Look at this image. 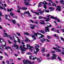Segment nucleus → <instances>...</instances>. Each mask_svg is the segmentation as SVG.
<instances>
[{"instance_id":"obj_1","label":"nucleus","mask_w":64,"mask_h":64,"mask_svg":"<svg viewBox=\"0 0 64 64\" xmlns=\"http://www.w3.org/2000/svg\"><path fill=\"white\" fill-rule=\"evenodd\" d=\"M35 35L38 39H41V38H43V37L44 36L43 35L41 34L36 33L34 35H32V38H33V39H34V40H36V38L35 37Z\"/></svg>"},{"instance_id":"obj_2","label":"nucleus","mask_w":64,"mask_h":64,"mask_svg":"<svg viewBox=\"0 0 64 64\" xmlns=\"http://www.w3.org/2000/svg\"><path fill=\"white\" fill-rule=\"evenodd\" d=\"M30 11L32 13H35V14H36L38 15H40V14H39L40 13V14H42V13H43L44 12H46V10H44L43 11H40V12H34L32 10H30Z\"/></svg>"},{"instance_id":"obj_3","label":"nucleus","mask_w":64,"mask_h":64,"mask_svg":"<svg viewBox=\"0 0 64 64\" xmlns=\"http://www.w3.org/2000/svg\"><path fill=\"white\" fill-rule=\"evenodd\" d=\"M25 45H23V47H22V45H21L20 47V50H21L22 52V53L23 54H24V52L23 51H25V50L26 49V50H27V48H25Z\"/></svg>"},{"instance_id":"obj_4","label":"nucleus","mask_w":64,"mask_h":64,"mask_svg":"<svg viewBox=\"0 0 64 64\" xmlns=\"http://www.w3.org/2000/svg\"><path fill=\"white\" fill-rule=\"evenodd\" d=\"M5 17L6 19L8 20L10 22H12L14 24H15V23H16V21L15 20H12L9 19L8 18V16L7 15H6Z\"/></svg>"},{"instance_id":"obj_5","label":"nucleus","mask_w":64,"mask_h":64,"mask_svg":"<svg viewBox=\"0 0 64 64\" xmlns=\"http://www.w3.org/2000/svg\"><path fill=\"white\" fill-rule=\"evenodd\" d=\"M36 46L34 48L36 50V52H34V53H35V54H37V52H38V51H39V49L37 47H39L40 46L37 44H36Z\"/></svg>"},{"instance_id":"obj_6","label":"nucleus","mask_w":64,"mask_h":64,"mask_svg":"<svg viewBox=\"0 0 64 64\" xmlns=\"http://www.w3.org/2000/svg\"><path fill=\"white\" fill-rule=\"evenodd\" d=\"M17 7L19 9H22V10H26L27 9V7H22V8L20 7L19 6H18Z\"/></svg>"},{"instance_id":"obj_7","label":"nucleus","mask_w":64,"mask_h":64,"mask_svg":"<svg viewBox=\"0 0 64 64\" xmlns=\"http://www.w3.org/2000/svg\"><path fill=\"white\" fill-rule=\"evenodd\" d=\"M27 0H24V3L26 6H29V5H31V4L28 2H27Z\"/></svg>"},{"instance_id":"obj_8","label":"nucleus","mask_w":64,"mask_h":64,"mask_svg":"<svg viewBox=\"0 0 64 64\" xmlns=\"http://www.w3.org/2000/svg\"><path fill=\"white\" fill-rule=\"evenodd\" d=\"M15 37L16 38H17L18 40V41H16L15 40H14V42L16 44L17 42H18L19 43H20V39H19V37L16 36H15Z\"/></svg>"},{"instance_id":"obj_9","label":"nucleus","mask_w":64,"mask_h":64,"mask_svg":"<svg viewBox=\"0 0 64 64\" xmlns=\"http://www.w3.org/2000/svg\"><path fill=\"white\" fill-rule=\"evenodd\" d=\"M51 27V25H50L49 26H48L46 27L45 28L46 29L45 30L46 32H47V31H48V32H49V30L48 29H49V27Z\"/></svg>"},{"instance_id":"obj_10","label":"nucleus","mask_w":64,"mask_h":64,"mask_svg":"<svg viewBox=\"0 0 64 64\" xmlns=\"http://www.w3.org/2000/svg\"><path fill=\"white\" fill-rule=\"evenodd\" d=\"M0 42H3V43L5 44L4 45H2V46H6V42H5L4 41H3V40L1 38H0Z\"/></svg>"},{"instance_id":"obj_11","label":"nucleus","mask_w":64,"mask_h":64,"mask_svg":"<svg viewBox=\"0 0 64 64\" xmlns=\"http://www.w3.org/2000/svg\"><path fill=\"white\" fill-rule=\"evenodd\" d=\"M53 55V56L51 58L52 59H53V60L54 59H56V57H57V55H56L55 54H54Z\"/></svg>"},{"instance_id":"obj_12","label":"nucleus","mask_w":64,"mask_h":64,"mask_svg":"<svg viewBox=\"0 0 64 64\" xmlns=\"http://www.w3.org/2000/svg\"><path fill=\"white\" fill-rule=\"evenodd\" d=\"M60 8H61V6H58L56 10H58V11H61V9Z\"/></svg>"},{"instance_id":"obj_13","label":"nucleus","mask_w":64,"mask_h":64,"mask_svg":"<svg viewBox=\"0 0 64 64\" xmlns=\"http://www.w3.org/2000/svg\"><path fill=\"white\" fill-rule=\"evenodd\" d=\"M27 47L28 49H31L33 48L32 46H30V45L29 44H28L27 45Z\"/></svg>"},{"instance_id":"obj_14","label":"nucleus","mask_w":64,"mask_h":64,"mask_svg":"<svg viewBox=\"0 0 64 64\" xmlns=\"http://www.w3.org/2000/svg\"><path fill=\"white\" fill-rule=\"evenodd\" d=\"M24 14H28L29 16H31V15L30 14V12H29V11H28V12H24Z\"/></svg>"},{"instance_id":"obj_15","label":"nucleus","mask_w":64,"mask_h":64,"mask_svg":"<svg viewBox=\"0 0 64 64\" xmlns=\"http://www.w3.org/2000/svg\"><path fill=\"white\" fill-rule=\"evenodd\" d=\"M40 23L41 24H42L43 25H44V24H45V22L44 21H43V20H40Z\"/></svg>"},{"instance_id":"obj_16","label":"nucleus","mask_w":64,"mask_h":64,"mask_svg":"<svg viewBox=\"0 0 64 64\" xmlns=\"http://www.w3.org/2000/svg\"><path fill=\"white\" fill-rule=\"evenodd\" d=\"M3 48L4 49H8V48L9 49H11V48L9 46H7V47H5L4 46V47Z\"/></svg>"},{"instance_id":"obj_17","label":"nucleus","mask_w":64,"mask_h":64,"mask_svg":"<svg viewBox=\"0 0 64 64\" xmlns=\"http://www.w3.org/2000/svg\"><path fill=\"white\" fill-rule=\"evenodd\" d=\"M23 62H24V64H27L26 63H28V60H23Z\"/></svg>"},{"instance_id":"obj_18","label":"nucleus","mask_w":64,"mask_h":64,"mask_svg":"<svg viewBox=\"0 0 64 64\" xmlns=\"http://www.w3.org/2000/svg\"><path fill=\"white\" fill-rule=\"evenodd\" d=\"M17 47L16 48V49H18V48H19V46H18L15 44H14V46H12V47Z\"/></svg>"},{"instance_id":"obj_19","label":"nucleus","mask_w":64,"mask_h":64,"mask_svg":"<svg viewBox=\"0 0 64 64\" xmlns=\"http://www.w3.org/2000/svg\"><path fill=\"white\" fill-rule=\"evenodd\" d=\"M45 48H42L41 52L42 53H44L45 52Z\"/></svg>"},{"instance_id":"obj_20","label":"nucleus","mask_w":64,"mask_h":64,"mask_svg":"<svg viewBox=\"0 0 64 64\" xmlns=\"http://www.w3.org/2000/svg\"><path fill=\"white\" fill-rule=\"evenodd\" d=\"M43 4V2H40L38 4V7H40V6H41Z\"/></svg>"},{"instance_id":"obj_21","label":"nucleus","mask_w":64,"mask_h":64,"mask_svg":"<svg viewBox=\"0 0 64 64\" xmlns=\"http://www.w3.org/2000/svg\"><path fill=\"white\" fill-rule=\"evenodd\" d=\"M46 40L45 38H42L40 40V41H41V42H44Z\"/></svg>"},{"instance_id":"obj_22","label":"nucleus","mask_w":64,"mask_h":64,"mask_svg":"<svg viewBox=\"0 0 64 64\" xmlns=\"http://www.w3.org/2000/svg\"><path fill=\"white\" fill-rule=\"evenodd\" d=\"M50 18H48L46 19V22H48L50 20Z\"/></svg>"},{"instance_id":"obj_23","label":"nucleus","mask_w":64,"mask_h":64,"mask_svg":"<svg viewBox=\"0 0 64 64\" xmlns=\"http://www.w3.org/2000/svg\"><path fill=\"white\" fill-rule=\"evenodd\" d=\"M35 25H33L32 26H30V28L31 29H34V27L35 26Z\"/></svg>"},{"instance_id":"obj_24","label":"nucleus","mask_w":64,"mask_h":64,"mask_svg":"<svg viewBox=\"0 0 64 64\" xmlns=\"http://www.w3.org/2000/svg\"><path fill=\"white\" fill-rule=\"evenodd\" d=\"M39 32H40V33H42L43 34H44L45 33V32L43 30H39Z\"/></svg>"},{"instance_id":"obj_25","label":"nucleus","mask_w":64,"mask_h":64,"mask_svg":"<svg viewBox=\"0 0 64 64\" xmlns=\"http://www.w3.org/2000/svg\"><path fill=\"white\" fill-rule=\"evenodd\" d=\"M57 50H56V52H60V53L61 51V50L57 48Z\"/></svg>"},{"instance_id":"obj_26","label":"nucleus","mask_w":64,"mask_h":64,"mask_svg":"<svg viewBox=\"0 0 64 64\" xmlns=\"http://www.w3.org/2000/svg\"><path fill=\"white\" fill-rule=\"evenodd\" d=\"M16 34V35H17L18 36H19L20 37V36H21V34H20L19 33L17 32Z\"/></svg>"},{"instance_id":"obj_27","label":"nucleus","mask_w":64,"mask_h":64,"mask_svg":"<svg viewBox=\"0 0 64 64\" xmlns=\"http://www.w3.org/2000/svg\"><path fill=\"white\" fill-rule=\"evenodd\" d=\"M42 4H48V3L46 2V1H44L42 3Z\"/></svg>"},{"instance_id":"obj_28","label":"nucleus","mask_w":64,"mask_h":64,"mask_svg":"<svg viewBox=\"0 0 64 64\" xmlns=\"http://www.w3.org/2000/svg\"><path fill=\"white\" fill-rule=\"evenodd\" d=\"M60 2L62 4H64V2L63 0H60Z\"/></svg>"},{"instance_id":"obj_29","label":"nucleus","mask_w":64,"mask_h":64,"mask_svg":"<svg viewBox=\"0 0 64 64\" xmlns=\"http://www.w3.org/2000/svg\"><path fill=\"white\" fill-rule=\"evenodd\" d=\"M50 16L51 18H52V19H56V17H55L51 16Z\"/></svg>"},{"instance_id":"obj_30","label":"nucleus","mask_w":64,"mask_h":64,"mask_svg":"<svg viewBox=\"0 0 64 64\" xmlns=\"http://www.w3.org/2000/svg\"><path fill=\"white\" fill-rule=\"evenodd\" d=\"M10 15L12 17L14 16V13H13V12H11L10 13Z\"/></svg>"},{"instance_id":"obj_31","label":"nucleus","mask_w":64,"mask_h":64,"mask_svg":"<svg viewBox=\"0 0 64 64\" xmlns=\"http://www.w3.org/2000/svg\"><path fill=\"white\" fill-rule=\"evenodd\" d=\"M52 31H54V32H56V29L54 28H52Z\"/></svg>"},{"instance_id":"obj_32","label":"nucleus","mask_w":64,"mask_h":64,"mask_svg":"<svg viewBox=\"0 0 64 64\" xmlns=\"http://www.w3.org/2000/svg\"><path fill=\"white\" fill-rule=\"evenodd\" d=\"M24 34H25V35H28V36H29L30 35V34H29L27 32H24Z\"/></svg>"},{"instance_id":"obj_33","label":"nucleus","mask_w":64,"mask_h":64,"mask_svg":"<svg viewBox=\"0 0 64 64\" xmlns=\"http://www.w3.org/2000/svg\"><path fill=\"white\" fill-rule=\"evenodd\" d=\"M37 60L38 62H41V59L40 58H38Z\"/></svg>"},{"instance_id":"obj_34","label":"nucleus","mask_w":64,"mask_h":64,"mask_svg":"<svg viewBox=\"0 0 64 64\" xmlns=\"http://www.w3.org/2000/svg\"><path fill=\"white\" fill-rule=\"evenodd\" d=\"M56 20L58 21V22H60V20L59 18H57V17L56 18Z\"/></svg>"},{"instance_id":"obj_35","label":"nucleus","mask_w":64,"mask_h":64,"mask_svg":"<svg viewBox=\"0 0 64 64\" xmlns=\"http://www.w3.org/2000/svg\"><path fill=\"white\" fill-rule=\"evenodd\" d=\"M25 41L26 42H27L28 41H29V39H28L27 38L25 39Z\"/></svg>"},{"instance_id":"obj_36","label":"nucleus","mask_w":64,"mask_h":64,"mask_svg":"<svg viewBox=\"0 0 64 64\" xmlns=\"http://www.w3.org/2000/svg\"><path fill=\"white\" fill-rule=\"evenodd\" d=\"M0 49L2 50H3V47L2 46H0Z\"/></svg>"},{"instance_id":"obj_37","label":"nucleus","mask_w":64,"mask_h":64,"mask_svg":"<svg viewBox=\"0 0 64 64\" xmlns=\"http://www.w3.org/2000/svg\"><path fill=\"white\" fill-rule=\"evenodd\" d=\"M58 59L60 61H62V60H61V58H60L59 56H58Z\"/></svg>"},{"instance_id":"obj_38","label":"nucleus","mask_w":64,"mask_h":64,"mask_svg":"<svg viewBox=\"0 0 64 64\" xmlns=\"http://www.w3.org/2000/svg\"><path fill=\"white\" fill-rule=\"evenodd\" d=\"M2 3H3V2L2 1H0V4H1L2 6H3V4H2Z\"/></svg>"},{"instance_id":"obj_39","label":"nucleus","mask_w":64,"mask_h":64,"mask_svg":"<svg viewBox=\"0 0 64 64\" xmlns=\"http://www.w3.org/2000/svg\"><path fill=\"white\" fill-rule=\"evenodd\" d=\"M52 49L54 50H57V48L56 47H53L52 48Z\"/></svg>"},{"instance_id":"obj_40","label":"nucleus","mask_w":64,"mask_h":64,"mask_svg":"<svg viewBox=\"0 0 64 64\" xmlns=\"http://www.w3.org/2000/svg\"><path fill=\"white\" fill-rule=\"evenodd\" d=\"M4 35H6V36H9V35H8V34H7V33H4Z\"/></svg>"},{"instance_id":"obj_41","label":"nucleus","mask_w":64,"mask_h":64,"mask_svg":"<svg viewBox=\"0 0 64 64\" xmlns=\"http://www.w3.org/2000/svg\"><path fill=\"white\" fill-rule=\"evenodd\" d=\"M49 9L50 10H51V9L54 10V8L52 7H50L49 8Z\"/></svg>"},{"instance_id":"obj_42","label":"nucleus","mask_w":64,"mask_h":64,"mask_svg":"<svg viewBox=\"0 0 64 64\" xmlns=\"http://www.w3.org/2000/svg\"><path fill=\"white\" fill-rule=\"evenodd\" d=\"M45 8V9H46V8H47V7H46V5H44L43 6Z\"/></svg>"},{"instance_id":"obj_43","label":"nucleus","mask_w":64,"mask_h":64,"mask_svg":"<svg viewBox=\"0 0 64 64\" xmlns=\"http://www.w3.org/2000/svg\"><path fill=\"white\" fill-rule=\"evenodd\" d=\"M54 36L55 37H58V35L56 34H54Z\"/></svg>"},{"instance_id":"obj_44","label":"nucleus","mask_w":64,"mask_h":64,"mask_svg":"<svg viewBox=\"0 0 64 64\" xmlns=\"http://www.w3.org/2000/svg\"><path fill=\"white\" fill-rule=\"evenodd\" d=\"M30 22H32V23H34V21H33V20H30Z\"/></svg>"},{"instance_id":"obj_45","label":"nucleus","mask_w":64,"mask_h":64,"mask_svg":"<svg viewBox=\"0 0 64 64\" xmlns=\"http://www.w3.org/2000/svg\"><path fill=\"white\" fill-rule=\"evenodd\" d=\"M47 1H49V2H51V3H53V2L51 0H46Z\"/></svg>"},{"instance_id":"obj_46","label":"nucleus","mask_w":64,"mask_h":64,"mask_svg":"<svg viewBox=\"0 0 64 64\" xmlns=\"http://www.w3.org/2000/svg\"><path fill=\"white\" fill-rule=\"evenodd\" d=\"M47 37L48 38V39H51L50 36H47Z\"/></svg>"},{"instance_id":"obj_47","label":"nucleus","mask_w":64,"mask_h":64,"mask_svg":"<svg viewBox=\"0 0 64 64\" xmlns=\"http://www.w3.org/2000/svg\"><path fill=\"white\" fill-rule=\"evenodd\" d=\"M46 57H49L50 56V54L49 53L46 56Z\"/></svg>"},{"instance_id":"obj_48","label":"nucleus","mask_w":64,"mask_h":64,"mask_svg":"<svg viewBox=\"0 0 64 64\" xmlns=\"http://www.w3.org/2000/svg\"><path fill=\"white\" fill-rule=\"evenodd\" d=\"M59 31H60V30H57V32L58 33H59V34H61L60 33V32H59Z\"/></svg>"},{"instance_id":"obj_49","label":"nucleus","mask_w":64,"mask_h":64,"mask_svg":"<svg viewBox=\"0 0 64 64\" xmlns=\"http://www.w3.org/2000/svg\"><path fill=\"white\" fill-rule=\"evenodd\" d=\"M13 17V18H17V16H14Z\"/></svg>"},{"instance_id":"obj_50","label":"nucleus","mask_w":64,"mask_h":64,"mask_svg":"<svg viewBox=\"0 0 64 64\" xmlns=\"http://www.w3.org/2000/svg\"><path fill=\"white\" fill-rule=\"evenodd\" d=\"M60 38L62 40H63V41H64V38H62V37H60Z\"/></svg>"},{"instance_id":"obj_51","label":"nucleus","mask_w":64,"mask_h":64,"mask_svg":"<svg viewBox=\"0 0 64 64\" xmlns=\"http://www.w3.org/2000/svg\"><path fill=\"white\" fill-rule=\"evenodd\" d=\"M61 28V26H59L57 27V28Z\"/></svg>"},{"instance_id":"obj_52","label":"nucleus","mask_w":64,"mask_h":64,"mask_svg":"<svg viewBox=\"0 0 64 64\" xmlns=\"http://www.w3.org/2000/svg\"><path fill=\"white\" fill-rule=\"evenodd\" d=\"M52 5L53 6H56V4L54 3H52Z\"/></svg>"},{"instance_id":"obj_53","label":"nucleus","mask_w":64,"mask_h":64,"mask_svg":"<svg viewBox=\"0 0 64 64\" xmlns=\"http://www.w3.org/2000/svg\"><path fill=\"white\" fill-rule=\"evenodd\" d=\"M26 54H28V55H31V54H32V53L29 52L28 53Z\"/></svg>"},{"instance_id":"obj_54","label":"nucleus","mask_w":64,"mask_h":64,"mask_svg":"<svg viewBox=\"0 0 64 64\" xmlns=\"http://www.w3.org/2000/svg\"><path fill=\"white\" fill-rule=\"evenodd\" d=\"M43 18V17H42V16H39L38 17V18L39 19H41V18Z\"/></svg>"},{"instance_id":"obj_55","label":"nucleus","mask_w":64,"mask_h":64,"mask_svg":"<svg viewBox=\"0 0 64 64\" xmlns=\"http://www.w3.org/2000/svg\"><path fill=\"white\" fill-rule=\"evenodd\" d=\"M2 58H3V56H0V60H2Z\"/></svg>"},{"instance_id":"obj_56","label":"nucleus","mask_w":64,"mask_h":64,"mask_svg":"<svg viewBox=\"0 0 64 64\" xmlns=\"http://www.w3.org/2000/svg\"><path fill=\"white\" fill-rule=\"evenodd\" d=\"M0 8L1 9H4V8H3V7H2V6H0Z\"/></svg>"},{"instance_id":"obj_57","label":"nucleus","mask_w":64,"mask_h":64,"mask_svg":"<svg viewBox=\"0 0 64 64\" xmlns=\"http://www.w3.org/2000/svg\"><path fill=\"white\" fill-rule=\"evenodd\" d=\"M13 8H11L10 10V11H13Z\"/></svg>"},{"instance_id":"obj_58","label":"nucleus","mask_w":64,"mask_h":64,"mask_svg":"<svg viewBox=\"0 0 64 64\" xmlns=\"http://www.w3.org/2000/svg\"><path fill=\"white\" fill-rule=\"evenodd\" d=\"M18 13H20V10H18V11H16Z\"/></svg>"},{"instance_id":"obj_59","label":"nucleus","mask_w":64,"mask_h":64,"mask_svg":"<svg viewBox=\"0 0 64 64\" xmlns=\"http://www.w3.org/2000/svg\"><path fill=\"white\" fill-rule=\"evenodd\" d=\"M62 54H64V50L62 51Z\"/></svg>"},{"instance_id":"obj_60","label":"nucleus","mask_w":64,"mask_h":64,"mask_svg":"<svg viewBox=\"0 0 64 64\" xmlns=\"http://www.w3.org/2000/svg\"><path fill=\"white\" fill-rule=\"evenodd\" d=\"M50 12L49 10H46V12H48V13H49Z\"/></svg>"},{"instance_id":"obj_61","label":"nucleus","mask_w":64,"mask_h":64,"mask_svg":"<svg viewBox=\"0 0 64 64\" xmlns=\"http://www.w3.org/2000/svg\"><path fill=\"white\" fill-rule=\"evenodd\" d=\"M0 16H2V13H1V12L0 10Z\"/></svg>"},{"instance_id":"obj_62","label":"nucleus","mask_w":64,"mask_h":64,"mask_svg":"<svg viewBox=\"0 0 64 64\" xmlns=\"http://www.w3.org/2000/svg\"><path fill=\"white\" fill-rule=\"evenodd\" d=\"M51 53H55V51H52L51 52H50Z\"/></svg>"},{"instance_id":"obj_63","label":"nucleus","mask_w":64,"mask_h":64,"mask_svg":"<svg viewBox=\"0 0 64 64\" xmlns=\"http://www.w3.org/2000/svg\"><path fill=\"white\" fill-rule=\"evenodd\" d=\"M8 42L9 44H11V42L9 40H8Z\"/></svg>"},{"instance_id":"obj_64","label":"nucleus","mask_w":64,"mask_h":64,"mask_svg":"<svg viewBox=\"0 0 64 64\" xmlns=\"http://www.w3.org/2000/svg\"><path fill=\"white\" fill-rule=\"evenodd\" d=\"M54 23H55L56 24V25H58V24L56 23V22L54 21Z\"/></svg>"}]
</instances>
